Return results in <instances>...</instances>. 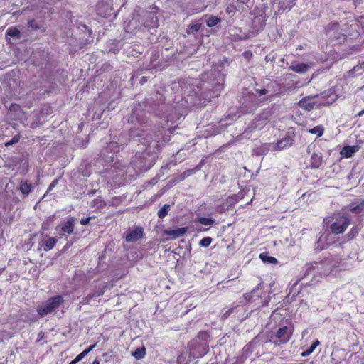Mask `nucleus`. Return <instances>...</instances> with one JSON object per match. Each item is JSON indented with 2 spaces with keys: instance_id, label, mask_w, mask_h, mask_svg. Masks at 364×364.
Instances as JSON below:
<instances>
[{
  "instance_id": "nucleus-12",
  "label": "nucleus",
  "mask_w": 364,
  "mask_h": 364,
  "mask_svg": "<svg viewBox=\"0 0 364 364\" xmlns=\"http://www.w3.org/2000/svg\"><path fill=\"white\" fill-rule=\"evenodd\" d=\"M294 139L291 136H285L281 140L278 141L275 145V149L277 151H281L284 149L291 146L294 144Z\"/></svg>"
},
{
  "instance_id": "nucleus-6",
  "label": "nucleus",
  "mask_w": 364,
  "mask_h": 364,
  "mask_svg": "<svg viewBox=\"0 0 364 364\" xmlns=\"http://www.w3.org/2000/svg\"><path fill=\"white\" fill-rule=\"evenodd\" d=\"M144 229L141 226H135L129 228L126 232L124 239L127 242H134L141 240L144 236Z\"/></svg>"
},
{
  "instance_id": "nucleus-51",
  "label": "nucleus",
  "mask_w": 364,
  "mask_h": 364,
  "mask_svg": "<svg viewBox=\"0 0 364 364\" xmlns=\"http://www.w3.org/2000/svg\"><path fill=\"white\" fill-rule=\"evenodd\" d=\"M13 144H13V143H11V140H10V141H6V142L5 143V146H7V147H8V146H11V145H13Z\"/></svg>"
},
{
  "instance_id": "nucleus-49",
  "label": "nucleus",
  "mask_w": 364,
  "mask_h": 364,
  "mask_svg": "<svg viewBox=\"0 0 364 364\" xmlns=\"http://www.w3.org/2000/svg\"><path fill=\"white\" fill-rule=\"evenodd\" d=\"M353 4L355 5V7H357L358 6H359V4L361 3L362 0H353Z\"/></svg>"
},
{
  "instance_id": "nucleus-46",
  "label": "nucleus",
  "mask_w": 364,
  "mask_h": 364,
  "mask_svg": "<svg viewBox=\"0 0 364 364\" xmlns=\"http://www.w3.org/2000/svg\"><path fill=\"white\" fill-rule=\"evenodd\" d=\"M190 172H191V171H185V172H183V173L181 175V178H182V179H184L186 176H189V175H190Z\"/></svg>"
},
{
  "instance_id": "nucleus-33",
  "label": "nucleus",
  "mask_w": 364,
  "mask_h": 364,
  "mask_svg": "<svg viewBox=\"0 0 364 364\" xmlns=\"http://www.w3.org/2000/svg\"><path fill=\"white\" fill-rule=\"evenodd\" d=\"M213 238L210 237H205L199 242L200 247H208L213 242Z\"/></svg>"
},
{
  "instance_id": "nucleus-29",
  "label": "nucleus",
  "mask_w": 364,
  "mask_h": 364,
  "mask_svg": "<svg viewBox=\"0 0 364 364\" xmlns=\"http://www.w3.org/2000/svg\"><path fill=\"white\" fill-rule=\"evenodd\" d=\"M210 334L207 331H200L198 333L197 339L203 341V343H208Z\"/></svg>"
},
{
  "instance_id": "nucleus-30",
  "label": "nucleus",
  "mask_w": 364,
  "mask_h": 364,
  "mask_svg": "<svg viewBox=\"0 0 364 364\" xmlns=\"http://www.w3.org/2000/svg\"><path fill=\"white\" fill-rule=\"evenodd\" d=\"M170 210V205L168 204H165L157 213V215L159 218H164L167 215Z\"/></svg>"
},
{
  "instance_id": "nucleus-47",
  "label": "nucleus",
  "mask_w": 364,
  "mask_h": 364,
  "mask_svg": "<svg viewBox=\"0 0 364 364\" xmlns=\"http://www.w3.org/2000/svg\"><path fill=\"white\" fill-rule=\"evenodd\" d=\"M232 312V309H228L224 314H223V316L224 317H228V316H230Z\"/></svg>"
},
{
  "instance_id": "nucleus-23",
  "label": "nucleus",
  "mask_w": 364,
  "mask_h": 364,
  "mask_svg": "<svg viewBox=\"0 0 364 364\" xmlns=\"http://www.w3.org/2000/svg\"><path fill=\"white\" fill-rule=\"evenodd\" d=\"M96 346V343L89 346L85 350H84L82 353L78 354L73 360H75V363H78L80 361L82 358H84L90 351H92Z\"/></svg>"
},
{
  "instance_id": "nucleus-42",
  "label": "nucleus",
  "mask_w": 364,
  "mask_h": 364,
  "mask_svg": "<svg viewBox=\"0 0 364 364\" xmlns=\"http://www.w3.org/2000/svg\"><path fill=\"white\" fill-rule=\"evenodd\" d=\"M20 139H21L20 134H17L14 135L12 137V139H11V143H13L14 144H16V143H18L20 141Z\"/></svg>"
},
{
  "instance_id": "nucleus-44",
  "label": "nucleus",
  "mask_w": 364,
  "mask_h": 364,
  "mask_svg": "<svg viewBox=\"0 0 364 364\" xmlns=\"http://www.w3.org/2000/svg\"><path fill=\"white\" fill-rule=\"evenodd\" d=\"M356 70V67H354L352 70H349L346 75H345L346 77H353L354 73Z\"/></svg>"
},
{
  "instance_id": "nucleus-21",
  "label": "nucleus",
  "mask_w": 364,
  "mask_h": 364,
  "mask_svg": "<svg viewBox=\"0 0 364 364\" xmlns=\"http://www.w3.org/2000/svg\"><path fill=\"white\" fill-rule=\"evenodd\" d=\"M321 344L318 340H316L313 343L304 351L301 353V357H307L310 355L316 349L317 346Z\"/></svg>"
},
{
  "instance_id": "nucleus-14",
  "label": "nucleus",
  "mask_w": 364,
  "mask_h": 364,
  "mask_svg": "<svg viewBox=\"0 0 364 364\" xmlns=\"http://www.w3.org/2000/svg\"><path fill=\"white\" fill-rule=\"evenodd\" d=\"M359 150L358 146H347L343 147L340 154L343 157L350 158Z\"/></svg>"
},
{
  "instance_id": "nucleus-50",
  "label": "nucleus",
  "mask_w": 364,
  "mask_h": 364,
  "mask_svg": "<svg viewBox=\"0 0 364 364\" xmlns=\"http://www.w3.org/2000/svg\"><path fill=\"white\" fill-rule=\"evenodd\" d=\"M364 114V109H362L361 111L358 112L356 114H355V117H361L362 115Z\"/></svg>"
},
{
  "instance_id": "nucleus-5",
  "label": "nucleus",
  "mask_w": 364,
  "mask_h": 364,
  "mask_svg": "<svg viewBox=\"0 0 364 364\" xmlns=\"http://www.w3.org/2000/svg\"><path fill=\"white\" fill-rule=\"evenodd\" d=\"M252 6L251 0H232L226 5L225 11L230 16H233L237 11H245Z\"/></svg>"
},
{
  "instance_id": "nucleus-4",
  "label": "nucleus",
  "mask_w": 364,
  "mask_h": 364,
  "mask_svg": "<svg viewBox=\"0 0 364 364\" xmlns=\"http://www.w3.org/2000/svg\"><path fill=\"white\" fill-rule=\"evenodd\" d=\"M351 223L350 217L346 214L339 215L334 222L330 225V230L333 235H341L345 232Z\"/></svg>"
},
{
  "instance_id": "nucleus-52",
  "label": "nucleus",
  "mask_w": 364,
  "mask_h": 364,
  "mask_svg": "<svg viewBox=\"0 0 364 364\" xmlns=\"http://www.w3.org/2000/svg\"><path fill=\"white\" fill-rule=\"evenodd\" d=\"M6 270V267H0V275H1Z\"/></svg>"
},
{
  "instance_id": "nucleus-2",
  "label": "nucleus",
  "mask_w": 364,
  "mask_h": 364,
  "mask_svg": "<svg viewBox=\"0 0 364 364\" xmlns=\"http://www.w3.org/2000/svg\"><path fill=\"white\" fill-rule=\"evenodd\" d=\"M64 302V299L60 295H56L49 298L46 302L38 306L36 311L40 316H44L54 312Z\"/></svg>"
},
{
  "instance_id": "nucleus-15",
  "label": "nucleus",
  "mask_w": 364,
  "mask_h": 364,
  "mask_svg": "<svg viewBox=\"0 0 364 364\" xmlns=\"http://www.w3.org/2000/svg\"><path fill=\"white\" fill-rule=\"evenodd\" d=\"M75 228V218L70 217L69 218L67 221H65L62 227L61 230L63 232L68 233V234H72Z\"/></svg>"
},
{
  "instance_id": "nucleus-38",
  "label": "nucleus",
  "mask_w": 364,
  "mask_h": 364,
  "mask_svg": "<svg viewBox=\"0 0 364 364\" xmlns=\"http://www.w3.org/2000/svg\"><path fill=\"white\" fill-rule=\"evenodd\" d=\"M176 362L178 364H188L189 361L186 360V358L183 354L179 355L177 357Z\"/></svg>"
},
{
  "instance_id": "nucleus-45",
  "label": "nucleus",
  "mask_w": 364,
  "mask_h": 364,
  "mask_svg": "<svg viewBox=\"0 0 364 364\" xmlns=\"http://www.w3.org/2000/svg\"><path fill=\"white\" fill-rule=\"evenodd\" d=\"M338 26V23L337 21H333L329 24V28L333 29V28H335L336 27H337Z\"/></svg>"
},
{
  "instance_id": "nucleus-22",
  "label": "nucleus",
  "mask_w": 364,
  "mask_h": 364,
  "mask_svg": "<svg viewBox=\"0 0 364 364\" xmlns=\"http://www.w3.org/2000/svg\"><path fill=\"white\" fill-rule=\"evenodd\" d=\"M203 18L206 19V23L208 27H213L220 22V19L215 16L205 15Z\"/></svg>"
},
{
  "instance_id": "nucleus-37",
  "label": "nucleus",
  "mask_w": 364,
  "mask_h": 364,
  "mask_svg": "<svg viewBox=\"0 0 364 364\" xmlns=\"http://www.w3.org/2000/svg\"><path fill=\"white\" fill-rule=\"evenodd\" d=\"M260 291L262 293V289H259L258 287L257 289H254L251 292L250 294H245V298L250 297L253 298L255 295L257 296L258 297H260V294H257V292Z\"/></svg>"
},
{
  "instance_id": "nucleus-34",
  "label": "nucleus",
  "mask_w": 364,
  "mask_h": 364,
  "mask_svg": "<svg viewBox=\"0 0 364 364\" xmlns=\"http://www.w3.org/2000/svg\"><path fill=\"white\" fill-rule=\"evenodd\" d=\"M201 28V23H193L188 26V33H196L199 31V30Z\"/></svg>"
},
{
  "instance_id": "nucleus-57",
  "label": "nucleus",
  "mask_w": 364,
  "mask_h": 364,
  "mask_svg": "<svg viewBox=\"0 0 364 364\" xmlns=\"http://www.w3.org/2000/svg\"><path fill=\"white\" fill-rule=\"evenodd\" d=\"M94 193H95L94 191H92V192H91V193H90L89 194H90H90H94Z\"/></svg>"
},
{
  "instance_id": "nucleus-41",
  "label": "nucleus",
  "mask_w": 364,
  "mask_h": 364,
  "mask_svg": "<svg viewBox=\"0 0 364 364\" xmlns=\"http://www.w3.org/2000/svg\"><path fill=\"white\" fill-rule=\"evenodd\" d=\"M105 287L104 286L102 288L96 290L95 292H94L93 294H95V296H102L105 293Z\"/></svg>"
},
{
  "instance_id": "nucleus-10",
  "label": "nucleus",
  "mask_w": 364,
  "mask_h": 364,
  "mask_svg": "<svg viewBox=\"0 0 364 364\" xmlns=\"http://www.w3.org/2000/svg\"><path fill=\"white\" fill-rule=\"evenodd\" d=\"M144 26L149 28H154L159 26V21L156 14L153 12H146L144 14Z\"/></svg>"
},
{
  "instance_id": "nucleus-3",
  "label": "nucleus",
  "mask_w": 364,
  "mask_h": 364,
  "mask_svg": "<svg viewBox=\"0 0 364 364\" xmlns=\"http://www.w3.org/2000/svg\"><path fill=\"white\" fill-rule=\"evenodd\" d=\"M189 357L198 359L205 355L209 351L208 343H200L196 339L192 340L188 345Z\"/></svg>"
},
{
  "instance_id": "nucleus-31",
  "label": "nucleus",
  "mask_w": 364,
  "mask_h": 364,
  "mask_svg": "<svg viewBox=\"0 0 364 364\" xmlns=\"http://www.w3.org/2000/svg\"><path fill=\"white\" fill-rule=\"evenodd\" d=\"M198 221L204 225H213L215 222V219L205 217H200L198 218Z\"/></svg>"
},
{
  "instance_id": "nucleus-13",
  "label": "nucleus",
  "mask_w": 364,
  "mask_h": 364,
  "mask_svg": "<svg viewBox=\"0 0 364 364\" xmlns=\"http://www.w3.org/2000/svg\"><path fill=\"white\" fill-rule=\"evenodd\" d=\"M298 105L301 109L311 111L315 106V102L312 101V99L309 97L302 98L299 102Z\"/></svg>"
},
{
  "instance_id": "nucleus-8",
  "label": "nucleus",
  "mask_w": 364,
  "mask_h": 364,
  "mask_svg": "<svg viewBox=\"0 0 364 364\" xmlns=\"http://www.w3.org/2000/svg\"><path fill=\"white\" fill-rule=\"evenodd\" d=\"M188 227L177 228L176 230H166L163 232V236H166L167 240H173L183 236L188 231Z\"/></svg>"
},
{
  "instance_id": "nucleus-1",
  "label": "nucleus",
  "mask_w": 364,
  "mask_h": 364,
  "mask_svg": "<svg viewBox=\"0 0 364 364\" xmlns=\"http://www.w3.org/2000/svg\"><path fill=\"white\" fill-rule=\"evenodd\" d=\"M294 331L293 323L287 320L285 323L277 325L269 331V341L275 346L286 344L291 338Z\"/></svg>"
},
{
  "instance_id": "nucleus-40",
  "label": "nucleus",
  "mask_w": 364,
  "mask_h": 364,
  "mask_svg": "<svg viewBox=\"0 0 364 364\" xmlns=\"http://www.w3.org/2000/svg\"><path fill=\"white\" fill-rule=\"evenodd\" d=\"M28 26L31 27L33 29L38 28V26L34 19H31V20L28 21Z\"/></svg>"
},
{
  "instance_id": "nucleus-32",
  "label": "nucleus",
  "mask_w": 364,
  "mask_h": 364,
  "mask_svg": "<svg viewBox=\"0 0 364 364\" xmlns=\"http://www.w3.org/2000/svg\"><path fill=\"white\" fill-rule=\"evenodd\" d=\"M9 110L10 112H14L16 114H20L23 112L21 106L16 103H12L9 107Z\"/></svg>"
},
{
  "instance_id": "nucleus-25",
  "label": "nucleus",
  "mask_w": 364,
  "mask_h": 364,
  "mask_svg": "<svg viewBox=\"0 0 364 364\" xmlns=\"http://www.w3.org/2000/svg\"><path fill=\"white\" fill-rule=\"evenodd\" d=\"M360 228L358 225L353 226L350 228L349 232L346 235V237L348 240H351L354 239L359 233Z\"/></svg>"
},
{
  "instance_id": "nucleus-55",
  "label": "nucleus",
  "mask_w": 364,
  "mask_h": 364,
  "mask_svg": "<svg viewBox=\"0 0 364 364\" xmlns=\"http://www.w3.org/2000/svg\"><path fill=\"white\" fill-rule=\"evenodd\" d=\"M141 80L146 81V79H144V77H141Z\"/></svg>"
},
{
  "instance_id": "nucleus-43",
  "label": "nucleus",
  "mask_w": 364,
  "mask_h": 364,
  "mask_svg": "<svg viewBox=\"0 0 364 364\" xmlns=\"http://www.w3.org/2000/svg\"><path fill=\"white\" fill-rule=\"evenodd\" d=\"M256 93L259 95V96H261V95H266L267 93V90L266 89H257L256 90Z\"/></svg>"
},
{
  "instance_id": "nucleus-7",
  "label": "nucleus",
  "mask_w": 364,
  "mask_h": 364,
  "mask_svg": "<svg viewBox=\"0 0 364 364\" xmlns=\"http://www.w3.org/2000/svg\"><path fill=\"white\" fill-rule=\"evenodd\" d=\"M156 141L160 146H164L171 139V132L163 127L155 132Z\"/></svg>"
},
{
  "instance_id": "nucleus-11",
  "label": "nucleus",
  "mask_w": 364,
  "mask_h": 364,
  "mask_svg": "<svg viewBox=\"0 0 364 364\" xmlns=\"http://www.w3.org/2000/svg\"><path fill=\"white\" fill-rule=\"evenodd\" d=\"M46 237H47V239H44L41 242H39V246L45 252H48L52 250L55 246L58 240L55 237H49L48 235H46Z\"/></svg>"
},
{
  "instance_id": "nucleus-19",
  "label": "nucleus",
  "mask_w": 364,
  "mask_h": 364,
  "mask_svg": "<svg viewBox=\"0 0 364 364\" xmlns=\"http://www.w3.org/2000/svg\"><path fill=\"white\" fill-rule=\"evenodd\" d=\"M33 189V186L31 183H29L28 181H21L19 186V190L21 192L25 195H28Z\"/></svg>"
},
{
  "instance_id": "nucleus-54",
  "label": "nucleus",
  "mask_w": 364,
  "mask_h": 364,
  "mask_svg": "<svg viewBox=\"0 0 364 364\" xmlns=\"http://www.w3.org/2000/svg\"><path fill=\"white\" fill-rule=\"evenodd\" d=\"M68 364H76V363H75V360H72L70 363H68Z\"/></svg>"
},
{
  "instance_id": "nucleus-27",
  "label": "nucleus",
  "mask_w": 364,
  "mask_h": 364,
  "mask_svg": "<svg viewBox=\"0 0 364 364\" xmlns=\"http://www.w3.org/2000/svg\"><path fill=\"white\" fill-rule=\"evenodd\" d=\"M146 355V349L145 348H136L133 353H132V355L136 359V360H140V359H142L143 358H144Z\"/></svg>"
},
{
  "instance_id": "nucleus-48",
  "label": "nucleus",
  "mask_w": 364,
  "mask_h": 364,
  "mask_svg": "<svg viewBox=\"0 0 364 364\" xmlns=\"http://www.w3.org/2000/svg\"><path fill=\"white\" fill-rule=\"evenodd\" d=\"M38 341H40L41 339H42V338H43V336H44V333H43V331H40V332L38 333Z\"/></svg>"
},
{
  "instance_id": "nucleus-24",
  "label": "nucleus",
  "mask_w": 364,
  "mask_h": 364,
  "mask_svg": "<svg viewBox=\"0 0 364 364\" xmlns=\"http://www.w3.org/2000/svg\"><path fill=\"white\" fill-rule=\"evenodd\" d=\"M259 258L264 262L276 264L278 261L274 257L269 256L267 252H262L259 254Z\"/></svg>"
},
{
  "instance_id": "nucleus-39",
  "label": "nucleus",
  "mask_w": 364,
  "mask_h": 364,
  "mask_svg": "<svg viewBox=\"0 0 364 364\" xmlns=\"http://www.w3.org/2000/svg\"><path fill=\"white\" fill-rule=\"evenodd\" d=\"M95 216H92V217H87V218H82L80 220V224L82 225H87L90 221L92 219V218H95Z\"/></svg>"
},
{
  "instance_id": "nucleus-9",
  "label": "nucleus",
  "mask_w": 364,
  "mask_h": 364,
  "mask_svg": "<svg viewBox=\"0 0 364 364\" xmlns=\"http://www.w3.org/2000/svg\"><path fill=\"white\" fill-rule=\"evenodd\" d=\"M348 210L355 215H364V199H358L348 206Z\"/></svg>"
},
{
  "instance_id": "nucleus-20",
  "label": "nucleus",
  "mask_w": 364,
  "mask_h": 364,
  "mask_svg": "<svg viewBox=\"0 0 364 364\" xmlns=\"http://www.w3.org/2000/svg\"><path fill=\"white\" fill-rule=\"evenodd\" d=\"M233 204L229 202L228 199L225 200L221 204H219L216 207V211L219 213H223L228 211Z\"/></svg>"
},
{
  "instance_id": "nucleus-18",
  "label": "nucleus",
  "mask_w": 364,
  "mask_h": 364,
  "mask_svg": "<svg viewBox=\"0 0 364 364\" xmlns=\"http://www.w3.org/2000/svg\"><path fill=\"white\" fill-rule=\"evenodd\" d=\"M323 159L321 154L314 153L310 159L311 167L312 168H318L322 165Z\"/></svg>"
},
{
  "instance_id": "nucleus-35",
  "label": "nucleus",
  "mask_w": 364,
  "mask_h": 364,
  "mask_svg": "<svg viewBox=\"0 0 364 364\" xmlns=\"http://www.w3.org/2000/svg\"><path fill=\"white\" fill-rule=\"evenodd\" d=\"M95 296V294H92V293H90L89 294H87L83 299L82 301H81V304L82 305H86V304H89L91 301V300L94 298Z\"/></svg>"
},
{
  "instance_id": "nucleus-56",
  "label": "nucleus",
  "mask_w": 364,
  "mask_h": 364,
  "mask_svg": "<svg viewBox=\"0 0 364 364\" xmlns=\"http://www.w3.org/2000/svg\"><path fill=\"white\" fill-rule=\"evenodd\" d=\"M141 80L146 81V79H144V77H141Z\"/></svg>"
},
{
  "instance_id": "nucleus-26",
  "label": "nucleus",
  "mask_w": 364,
  "mask_h": 364,
  "mask_svg": "<svg viewBox=\"0 0 364 364\" xmlns=\"http://www.w3.org/2000/svg\"><path fill=\"white\" fill-rule=\"evenodd\" d=\"M6 35L12 38H19L20 31L16 27L11 26L7 29Z\"/></svg>"
},
{
  "instance_id": "nucleus-53",
  "label": "nucleus",
  "mask_w": 364,
  "mask_h": 364,
  "mask_svg": "<svg viewBox=\"0 0 364 364\" xmlns=\"http://www.w3.org/2000/svg\"><path fill=\"white\" fill-rule=\"evenodd\" d=\"M92 364H100V360L96 358L93 360Z\"/></svg>"
},
{
  "instance_id": "nucleus-17",
  "label": "nucleus",
  "mask_w": 364,
  "mask_h": 364,
  "mask_svg": "<svg viewBox=\"0 0 364 364\" xmlns=\"http://www.w3.org/2000/svg\"><path fill=\"white\" fill-rule=\"evenodd\" d=\"M107 203L102 197H97L93 199L90 204L92 208H95L96 210H100L105 208Z\"/></svg>"
},
{
  "instance_id": "nucleus-36",
  "label": "nucleus",
  "mask_w": 364,
  "mask_h": 364,
  "mask_svg": "<svg viewBox=\"0 0 364 364\" xmlns=\"http://www.w3.org/2000/svg\"><path fill=\"white\" fill-rule=\"evenodd\" d=\"M59 183V178L54 179L51 183L49 185L46 192V195L49 193Z\"/></svg>"
},
{
  "instance_id": "nucleus-16",
  "label": "nucleus",
  "mask_w": 364,
  "mask_h": 364,
  "mask_svg": "<svg viewBox=\"0 0 364 364\" xmlns=\"http://www.w3.org/2000/svg\"><path fill=\"white\" fill-rule=\"evenodd\" d=\"M309 68V65L304 63L293 64L289 68V70L300 74L306 73Z\"/></svg>"
},
{
  "instance_id": "nucleus-28",
  "label": "nucleus",
  "mask_w": 364,
  "mask_h": 364,
  "mask_svg": "<svg viewBox=\"0 0 364 364\" xmlns=\"http://www.w3.org/2000/svg\"><path fill=\"white\" fill-rule=\"evenodd\" d=\"M309 132L313 134H317L318 136H321L324 132V127L322 125H318L309 129Z\"/></svg>"
}]
</instances>
